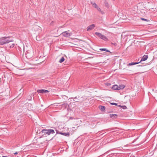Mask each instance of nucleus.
<instances>
[{
    "instance_id": "nucleus-1",
    "label": "nucleus",
    "mask_w": 157,
    "mask_h": 157,
    "mask_svg": "<svg viewBox=\"0 0 157 157\" xmlns=\"http://www.w3.org/2000/svg\"><path fill=\"white\" fill-rule=\"evenodd\" d=\"M42 133L43 134V135H49L51 134H53L55 133L54 131L52 129H43L42 131Z\"/></svg>"
},
{
    "instance_id": "nucleus-2",
    "label": "nucleus",
    "mask_w": 157,
    "mask_h": 157,
    "mask_svg": "<svg viewBox=\"0 0 157 157\" xmlns=\"http://www.w3.org/2000/svg\"><path fill=\"white\" fill-rule=\"evenodd\" d=\"M9 37H3L0 38V45H3L10 41Z\"/></svg>"
},
{
    "instance_id": "nucleus-3",
    "label": "nucleus",
    "mask_w": 157,
    "mask_h": 157,
    "mask_svg": "<svg viewBox=\"0 0 157 157\" xmlns=\"http://www.w3.org/2000/svg\"><path fill=\"white\" fill-rule=\"evenodd\" d=\"M140 12L143 15H147L150 13V10L147 9L145 7L141 9Z\"/></svg>"
},
{
    "instance_id": "nucleus-4",
    "label": "nucleus",
    "mask_w": 157,
    "mask_h": 157,
    "mask_svg": "<svg viewBox=\"0 0 157 157\" xmlns=\"http://www.w3.org/2000/svg\"><path fill=\"white\" fill-rule=\"evenodd\" d=\"M25 55L26 57L28 59L32 58L33 56V52L32 49L27 51L25 53Z\"/></svg>"
},
{
    "instance_id": "nucleus-5",
    "label": "nucleus",
    "mask_w": 157,
    "mask_h": 157,
    "mask_svg": "<svg viewBox=\"0 0 157 157\" xmlns=\"http://www.w3.org/2000/svg\"><path fill=\"white\" fill-rule=\"evenodd\" d=\"M95 34L100 38L104 40L107 41L108 40L107 38L105 36L102 35L99 33L96 32L95 33Z\"/></svg>"
},
{
    "instance_id": "nucleus-6",
    "label": "nucleus",
    "mask_w": 157,
    "mask_h": 157,
    "mask_svg": "<svg viewBox=\"0 0 157 157\" xmlns=\"http://www.w3.org/2000/svg\"><path fill=\"white\" fill-rule=\"evenodd\" d=\"M91 4L95 8L99 11H101V9L97 6V5L95 3L91 2Z\"/></svg>"
},
{
    "instance_id": "nucleus-7",
    "label": "nucleus",
    "mask_w": 157,
    "mask_h": 157,
    "mask_svg": "<svg viewBox=\"0 0 157 157\" xmlns=\"http://www.w3.org/2000/svg\"><path fill=\"white\" fill-rule=\"evenodd\" d=\"M95 27V25L94 24H92L89 26L87 28V31H90L93 29Z\"/></svg>"
},
{
    "instance_id": "nucleus-8",
    "label": "nucleus",
    "mask_w": 157,
    "mask_h": 157,
    "mask_svg": "<svg viewBox=\"0 0 157 157\" xmlns=\"http://www.w3.org/2000/svg\"><path fill=\"white\" fill-rule=\"evenodd\" d=\"M71 33H68L67 32H65L62 33L63 36L66 37H69L71 35Z\"/></svg>"
},
{
    "instance_id": "nucleus-9",
    "label": "nucleus",
    "mask_w": 157,
    "mask_h": 157,
    "mask_svg": "<svg viewBox=\"0 0 157 157\" xmlns=\"http://www.w3.org/2000/svg\"><path fill=\"white\" fill-rule=\"evenodd\" d=\"M49 91L48 90H37V92L39 93H47Z\"/></svg>"
},
{
    "instance_id": "nucleus-10",
    "label": "nucleus",
    "mask_w": 157,
    "mask_h": 157,
    "mask_svg": "<svg viewBox=\"0 0 157 157\" xmlns=\"http://www.w3.org/2000/svg\"><path fill=\"white\" fill-rule=\"evenodd\" d=\"M148 58V56L147 55H144L142 58L141 60L140 61V63L142 61L146 60Z\"/></svg>"
},
{
    "instance_id": "nucleus-11",
    "label": "nucleus",
    "mask_w": 157,
    "mask_h": 157,
    "mask_svg": "<svg viewBox=\"0 0 157 157\" xmlns=\"http://www.w3.org/2000/svg\"><path fill=\"white\" fill-rule=\"evenodd\" d=\"M118 88V86L117 85H114L112 87V89L114 90H119Z\"/></svg>"
},
{
    "instance_id": "nucleus-12",
    "label": "nucleus",
    "mask_w": 157,
    "mask_h": 157,
    "mask_svg": "<svg viewBox=\"0 0 157 157\" xmlns=\"http://www.w3.org/2000/svg\"><path fill=\"white\" fill-rule=\"evenodd\" d=\"M110 116L111 117L113 118H116L117 117V115L113 114H110Z\"/></svg>"
},
{
    "instance_id": "nucleus-13",
    "label": "nucleus",
    "mask_w": 157,
    "mask_h": 157,
    "mask_svg": "<svg viewBox=\"0 0 157 157\" xmlns=\"http://www.w3.org/2000/svg\"><path fill=\"white\" fill-rule=\"evenodd\" d=\"M59 134L61 135H63L65 136H69V132H67V133H66L60 132V133H59Z\"/></svg>"
},
{
    "instance_id": "nucleus-14",
    "label": "nucleus",
    "mask_w": 157,
    "mask_h": 157,
    "mask_svg": "<svg viewBox=\"0 0 157 157\" xmlns=\"http://www.w3.org/2000/svg\"><path fill=\"white\" fill-rule=\"evenodd\" d=\"M139 63H140V62H138V63H134V62H132V63H129L128 65H128H129V66L133 65H136V64H138Z\"/></svg>"
},
{
    "instance_id": "nucleus-15",
    "label": "nucleus",
    "mask_w": 157,
    "mask_h": 157,
    "mask_svg": "<svg viewBox=\"0 0 157 157\" xmlns=\"http://www.w3.org/2000/svg\"><path fill=\"white\" fill-rule=\"evenodd\" d=\"M118 86V89L119 90H122L125 87V86L124 85H119Z\"/></svg>"
},
{
    "instance_id": "nucleus-16",
    "label": "nucleus",
    "mask_w": 157,
    "mask_h": 157,
    "mask_svg": "<svg viewBox=\"0 0 157 157\" xmlns=\"http://www.w3.org/2000/svg\"><path fill=\"white\" fill-rule=\"evenodd\" d=\"M99 109L102 111H104L105 109V107L103 106H100L99 107Z\"/></svg>"
},
{
    "instance_id": "nucleus-17",
    "label": "nucleus",
    "mask_w": 157,
    "mask_h": 157,
    "mask_svg": "<svg viewBox=\"0 0 157 157\" xmlns=\"http://www.w3.org/2000/svg\"><path fill=\"white\" fill-rule=\"evenodd\" d=\"M65 60L64 58L63 57H62L59 60V62L60 63H62Z\"/></svg>"
},
{
    "instance_id": "nucleus-18",
    "label": "nucleus",
    "mask_w": 157,
    "mask_h": 157,
    "mask_svg": "<svg viewBox=\"0 0 157 157\" xmlns=\"http://www.w3.org/2000/svg\"><path fill=\"white\" fill-rule=\"evenodd\" d=\"M155 0H151V1H149L148 0L147 1V3L149 4L150 3H154L155 2Z\"/></svg>"
},
{
    "instance_id": "nucleus-19",
    "label": "nucleus",
    "mask_w": 157,
    "mask_h": 157,
    "mask_svg": "<svg viewBox=\"0 0 157 157\" xmlns=\"http://www.w3.org/2000/svg\"><path fill=\"white\" fill-rule=\"evenodd\" d=\"M100 50H101V51H106L107 52H109V50H107V49H106L105 48H100Z\"/></svg>"
},
{
    "instance_id": "nucleus-20",
    "label": "nucleus",
    "mask_w": 157,
    "mask_h": 157,
    "mask_svg": "<svg viewBox=\"0 0 157 157\" xmlns=\"http://www.w3.org/2000/svg\"><path fill=\"white\" fill-rule=\"evenodd\" d=\"M119 107H122L124 109H126L127 108V107L125 106H121V105H119Z\"/></svg>"
},
{
    "instance_id": "nucleus-21",
    "label": "nucleus",
    "mask_w": 157,
    "mask_h": 157,
    "mask_svg": "<svg viewBox=\"0 0 157 157\" xmlns=\"http://www.w3.org/2000/svg\"><path fill=\"white\" fill-rule=\"evenodd\" d=\"M141 19L142 20L145 21H148V20H147V19H145V18H141Z\"/></svg>"
},
{
    "instance_id": "nucleus-22",
    "label": "nucleus",
    "mask_w": 157,
    "mask_h": 157,
    "mask_svg": "<svg viewBox=\"0 0 157 157\" xmlns=\"http://www.w3.org/2000/svg\"><path fill=\"white\" fill-rule=\"evenodd\" d=\"M111 104L113 105H117V104L116 103H111Z\"/></svg>"
},
{
    "instance_id": "nucleus-23",
    "label": "nucleus",
    "mask_w": 157,
    "mask_h": 157,
    "mask_svg": "<svg viewBox=\"0 0 157 157\" xmlns=\"http://www.w3.org/2000/svg\"><path fill=\"white\" fill-rule=\"evenodd\" d=\"M14 44H12L11 46H10V47H14Z\"/></svg>"
},
{
    "instance_id": "nucleus-24",
    "label": "nucleus",
    "mask_w": 157,
    "mask_h": 157,
    "mask_svg": "<svg viewBox=\"0 0 157 157\" xmlns=\"http://www.w3.org/2000/svg\"><path fill=\"white\" fill-rule=\"evenodd\" d=\"M14 155H17V154H18V152H16L14 153Z\"/></svg>"
},
{
    "instance_id": "nucleus-25",
    "label": "nucleus",
    "mask_w": 157,
    "mask_h": 157,
    "mask_svg": "<svg viewBox=\"0 0 157 157\" xmlns=\"http://www.w3.org/2000/svg\"><path fill=\"white\" fill-rule=\"evenodd\" d=\"M109 84L108 83H106V85H109Z\"/></svg>"
},
{
    "instance_id": "nucleus-26",
    "label": "nucleus",
    "mask_w": 157,
    "mask_h": 157,
    "mask_svg": "<svg viewBox=\"0 0 157 157\" xmlns=\"http://www.w3.org/2000/svg\"><path fill=\"white\" fill-rule=\"evenodd\" d=\"M3 157H7L6 156H3Z\"/></svg>"
}]
</instances>
